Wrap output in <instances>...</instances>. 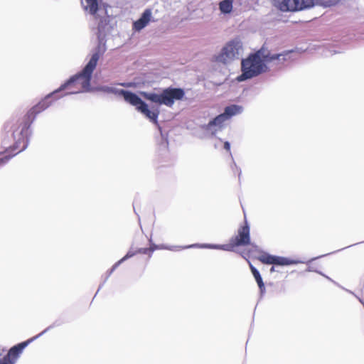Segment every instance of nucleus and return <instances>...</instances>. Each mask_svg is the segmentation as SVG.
I'll use <instances>...</instances> for the list:
<instances>
[{
    "mask_svg": "<svg viewBox=\"0 0 364 364\" xmlns=\"http://www.w3.org/2000/svg\"><path fill=\"white\" fill-rule=\"evenodd\" d=\"M234 0H223L219 4V9L223 14H228L232 10Z\"/></svg>",
    "mask_w": 364,
    "mask_h": 364,
    "instance_id": "aec40b11",
    "label": "nucleus"
},
{
    "mask_svg": "<svg viewBox=\"0 0 364 364\" xmlns=\"http://www.w3.org/2000/svg\"><path fill=\"white\" fill-rule=\"evenodd\" d=\"M56 93H54V91L50 94H48L44 100L41 101L38 105H36L35 107H33L31 112V113L38 114L46 108H48L50 105V102H48V100L53 95H55Z\"/></svg>",
    "mask_w": 364,
    "mask_h": 364,
    "instance_id": "f3484780",
    "label": "nucleus"
},
{
    "mask_svg": "<svg viewBox=\"0 0 364 364\" xmlns=\"http://www.w3.org/2000/svg\"><path fill=\"white\" fill-rule=\"evenodd\" d=\"M224 149L227 151H230V144L228 141H225L224 143Z\"/></svg>",
    "mask_w": 364,
    "mask_h": 364,
    "instance_id": "b1692460",
    "label": "nucleus"
},
{
    "mask_svg": "<svg viewBox=\"0 0 364 364\" xmlns=\"http://www.w3.org/2000/svg\"><path fill=\"white\" fill-rule=\"evenodd\" d=\"M250 242V227L247 222L245 224L238 229V235L232 237L229 244L226 245H215V244H193L188 247H198L214 250H222L224 251H233L235 247L245 246Z\"/></svg>",
    "mask_w": 364,
    "mask_h": 364,
    "instance_id": "423d86ee",
    "label": "nucleus"
},
{
    "mask_svg": "<svg viewBox=\"0 0 364 364\" xmlns=\"http://www.w3.org/2000/svg\"><path fill=\"white\" fill-rule=\"evenodd\" d=\"M56 93H54V91L50 94H48L44 100L41 101L38 105H36L35 107H33L31 112V113L38 114L46 108H48L50 105V102H48V100L53 95H55Z\"/></svg>",
    "mask_w": 364,
    "mask_h": 364,
    "instance_id": "dca6fc26",
    "label": "nucleus"
},
{
    "mask_svg": "<svg viewBox=\"0 0 364 364\" xmlns=\"http://www.w3.org/2000/svg\"><path fill=\"white\" fill-rule=\"evenodd\" d=\"M149 251L150 250L148 248H141V249H139L137 252L139 253H142V254H147L148 252H149Z\"/></svg>",
    "mask_w": 364,
    "mask_h": 364,
    "instance_id": "5701e85b",
    "label": "nucleus"
},
{
    "mask_svg": "<svg viewBox=\"0 0 364 364\" xmlns=\"http://www.w3.org/2000/svg\"><path fill=\"white\" fill-rule=\"evenodd\" d=\"M264 50L259 49L250 54L241 63L242 74L237 77L239 82L252 78L264 72L267 69L266 62L263 58Z\"/></svg>",
    "mask_w": 364,
    "mask_h": 364,
    "instance_id": "39448f33",
    "label": "nucleus"
},
{
    "mask_svg": "<svg viewBox=\"0 0 364 364\" xmlns=\"http://www.w3.org/2000/svg\"><path fill=\"white\" fill-rule=\"evenodd\" d=\"M242 50V42L239 39H233L228 42L220 51L214 55V60L218 63L229 65L240 58Z\"/></svg>",
    "mask_w": 364,
    "mask_h": 364,
    "instance_id": "6e6552de",
    "label": "nucleus"
},
{
    "mask_svg": "<svg viewBox=\"0 0 364 364\" xmlns=\"http://www.w3.org/2000/svg\"><path fill=\"white\" fill-rule=\"evenodd\" d=\"M188 245H187V246H178V245L167 246V245H164L158 246L155 244H151V247L149 248V250L151 252H154L155 250H158V249H165V250H171V251H179V250H181L183 249H188Z\"/></svg>",
    "mask_w": 364,
    "mask_h": 364,
    "instance_id": "6ab92c4d",
    "label": "nucleus"
},
{
    "mask_svg": "<svg viewBox=\"0 0 364 364\" xmlns=\"http://www.w3.org/2000/svg\"><path fill=\"white\" fill-rule=\"evenodd\" d=\"M141 95L146 100L158 105L172 107L175 100H181L185 95L183 89L168 87L161 93L141 92Z\"/></svg>",
    "mask_w": 364,
    "mask_h": 364,
    "instance_id": "0eeeda50",
    "label": "nucleus"
},
{
    "mask_svg": "<svg viewBox=\"0 0 364 364\" xmlns=\"http://www.w3.org/2000/svg\"><path fill=\"white\" fill-rule=\"evenodd\" d=\"M333 4H326V6H331Z\"/></svg>",
    "mask_w": 364,
    "mask_h": 364,
    "instance_id": "a878e982",
    "label": "nucleus"
},
{
    "mask_svg": "<svg viewBox=\"0 0 364 364\" xmlns=\"http://www.w3.org/2000/svg\"><path fill=\"white\" fill-rule=\"evenodd\" d=\"M272 2L283 12L301 11L314 6V0H272Z\"/></svg>",
    "mask_w": 364,
    "mask_h": 364,
    "instance_id": "1a4fd4ad",
    "label": "nucleus"
},
{
    "mask_svg": "<svg viewBox=\"0 0 364 364\" xmlns=\"http://www.w3.org/2000/svg\"><path fill=\"white\" fill-rule=\"evenodd\" d=\"M249 264H250V267L251 272L257 283V285L259 288L260 292H261V294H263L265 291V287H264V284L263 282L262 278L259 271L250 262H249Z\"/></svg>",
    "mask_w": 364,
    "mask_h": 364,
    "instance_id": "a211bd4d",
    "label": "nucleus"
},
{
    "mask_svg": "<svg viewBox=\"0 0 364 364\" xmlns=\"http://www.w3.org/2000/svg\"><path fill=\"white\" fill-rule=\"evenodd\" d=\"M97 90L123 97L127 102L134 106L137 111L143 114L151 122L157 124V119L159 114V111L157 109L150 110L147 104L144 102L136 94L128 90L107 85L97 87Z\"/></svg>",
    "mask_w": 364,
    "mask_h": 364,
    "instance_id": "f03ea898",
    "label": "nucleus"
},
{
    "mask_svg": "<svg viewBox=\"0 0 364 364\" xmlns=\"http://www.w3.org/2000/svg\"><path fill=\"white\" fill-rule=\"evenodd\" d=\"M264 50L263 58L266 64L272 63L274 65H280L287 60L290 59V54L292 50H286L281 53H272L269 50L262 47Z\"/></svg>",
    "mask_w": 364,
    "mask_h": 364,
    "instance_id": "f8f14e48",
    "label": "nucleus"
},
{
    "mask_svg": "<svg viewBox=\"0 0 364 364\" xmlns=\"http://www.w3.org/2000/svg\"><path fill=\"white\" fill-rule=\"evenodd\" d=\"M124 261H122V259H119L117 262H116L111 269L109 272L108 277L111 275V274Z\"/></svg>",
    "mask_w": 364,
    "mask_h": 364,
    "instance_id": "4be33fe9",
    "label": "nucleus"
},
{
    "mask_svg": "<svg viewBox=\"0 0 364 364\" xmlns=\"http://www.w3.org/2000/svg\"><path fill=\"white\" fill-rule=\"evenodd\" d=\"M84 10L93 16L97 24L98 38H101L108 33L112 28V17L107 14L105 8L99 7L98 0H81Z\"/></svg>",
    "mask_w": 364,
    "mask_h": 364,
    "instance_id": "20e7f679",
    "label": "nucleus"
},
{
    "mask_svg": "<svg viewBox=\"0 0 364 364\" xmlns=\"http://www.w3.org/2000/svg\"><path fill=\"white\" fill-rule=\"evenodd\" d=\"M100 54L98 52L92 53L90 60L82 71L72 76L68 81L61 85L58 89L55 90L54 93H58L68 88L73 89V90L67 92L65 95H73L91 91L90 82L92 75L97 66Z\"/></svg>",
    "mask_w": 364,
    "mask_h": 364,
    "instance_id": "f257e3e1",
    "label": "nucleus"
},
{
    "mask_svg": "<svg viewBox=\"0 0 364 364\" xmlns=\"http://www.w3.org/2000/svg\"><path fill=\"white\" fill-rule=\"evenodd\" d=\"M270 272H274V267H271V269H270Z\"/></svg>",
    "mask_w": 364,
    "mask_h": 364,
    "instance_id": "393cba45",
    "label": "nucleus"
},
{
    "mask_svg": "<svg viewBox=\"0 0 364 364\" xmlns=\"http://www.w3.org/2000/svg\"><path fill=\"white\" fill-rule=\"evenodd\" d=\"M152 16L151 10L147 9L142 13L141 17L133 23V29L136 31H140L145 28L151 21Z\"/></svg>",
    "mask_w": 364,
    "mask_h": 364,
    "instance_id": "4468645a",
    "label": "nucleus"
},
{
    "mask_svg": "<svg viewBox=\"0 0 364 364\" xmlns=\"http://www.w3.org/2000/svg\"><path fill=\"white\" fill-rule=\"evenodd\" d=\"M136 252H138L137 251L136 252H134V251H132V250H129L126 255L125 256H124L122 259V261H126L127 259L132 257L133 256H134Z\"/></svg>",
    "mask_w": 364,
    "mask_h": 364,
    "instance_id": "412c9836",
    "label": "nucleus"
},
{
    "mask_svg": "<svg viewBox=\"0 0 364 364\" xmlns=\"http://www.w3.org/2000/svg\"><path fill=\"white\" fill-rule=\"evenodd\" d=\"M243 112V107L237 105H231L225 108L224 112L219 114L223 116L224 122L230 119L231 117L240 114Z\"/></svg>",
    "mask_w": 364,
    "mask_h": 364,
    "instance_id": "2eb2a0df",
    "label": "nucleus"
},
{
    "mask_svg": "<svg viewBox=\"0 0 364 364\" xmlns=\"http://www.w3.org/2000/svg\"><path fill=\"white\" fill-rule=\"evenodd\" d=\"M223 117V116L218 115L213 120L210 121L208 124L202 126L201 128L207 134L215 135L224 127L225 122Z\"/></svg>",
    "mask_w": 364,
    "mask_h": 364,
    "instance_id": "ddd939ff",
    "label": "nucleus"
},
{
    "mask_svg": "<svg viewBox=\"0 0 364 364\" xmlns=\"http://www.w3.org/2000/svg\"><path fill=\"white\" fill-rule=\"evenodd\" d=\"M30 124L28 122L21 123L15 128L12 133L14 144L9 145V141L4 139L2 141L5 152L9 153L10 150H18L16 154L11 155L6 154L3 156V152H0V166L6 164L13 156L17 153L23 151L28 145V136L30 134Z\"/></svg>",
    "mask_w": 364,
    "mask_h": 364,
    "instance_id": "7ed1b4c3",
    "label": "nucleus"
},
{
    "mask_svg": "<svg viewBox=\"0 0 364 364\" xmlns=\"http://www.w3.org/2000/svg\"><path fill=\"white\" fill-rule=\"evenodd\" d=\"M259 260L267 264H274L279 266H288L291 264H297L304 263V261L299 259H293L288 257L274 256L269 254L262 255Z\"/></svg>",
    "mask_w": 364,
    "mask_h": 364,
    "instance_id": "9b49d317",
    "label": "nucleus"
},
{
    "mask_svg": "<svg viewBox=\"0 0 364 364\" xmlns=\"http://www.w3.org/2000/svg\"><path fill=\"white\" fill-rule=\"evenodd\" d=\"M51 326L46 328L39 334L27 340L26 341L18 343L10 348L8 353L1 359H0V364H15L17 361L20 354L23 350L32 341L41 337L43 334L47 332Z\"/></svg>",
    "mask_w": 364,
    "mask_h": 364,
    "instance_id": "9d476101",
    "label": "nucleus"
}]
</instances>
